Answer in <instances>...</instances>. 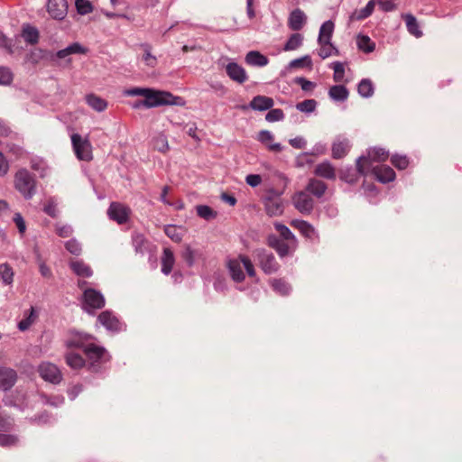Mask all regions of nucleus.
Wrapping results in <instances>:
<instances>
[{"label": "nucleus", "mask_w": 462, "mask_h": 462, "mask_svg": "<svg viewBox=\"0 0 462 462\" xmlns=\"http://www.w3.org/2000/svg\"><path fill=\"white\" fill-rule=\"evenodd\" d=\"M127 93L131 96H141L144 97L143 100H139L134 105V107L135 108H138L141 106L151 108L161 106H184L186 105V101L183 97L174 96L169 91L134 88L128 90Z\"/></svg>", "instance_id": "f257e3e1"}, {"label": "nucleus", "mask_w": 462, "mask_h": 462, "mask_svg": "<svg viewBox=\"0 0 462 462\" xmlns=\"http://www.w3.org/2000/svg\"><path fill=\"white\" fill-rule=\"evenodd\" d=\"M67 344L69 346H79L80 350H82L91 365H96L109 359L106 350L101 346L91 335L70 331L67 335Z\"/></svg>", "instance_id": "f03ea898"}, {"label": "nucleus", "mask_w": 462, "mask_h": 462, "mask_svg": "<svg viewBox=\"0 0 462 462\" xmlns=\"http://www.w3.org/2000/svg\"><path fill=\"white\" fill-rule=\"evenodd\" d=\"M243 266L245 267L248 276H255V270L252 261L248 256L240 254L237 258L231 259L228 262V269L231 277L236 282H241L245 278V275L243 272Z\"/></svg>", "instance_id": "7ed1b4c3"}, {"label": "nucleus", "mask_w": 462, "mask_h": 462, "mask_svg": "<svg viewBox=\"0 0 462 462\" xmlns=\"http://www.w3.org/2000/svg\"><path fill=\"white\" fill-rule=\"evenodd\" d=\"M73 152L78 160L89 162L93 160V147L88 135L79 134L70 135Z\"/></svg>", "instance_id": "20e7f679"}, {"label": "nucleus", "mask_w": 462, "mask_h": 462, "mask_svg": "<svg viewBox=\"0 0 462 462\" xmlns=\"http://www.w3.org/2000/svg\"><path fill=\"white\" fill-rule=\"evenodd\" d=\"M14 187L24 198L30 199L35 192L36 181L26 169H21L14 175Z\"/></svg>", "instance_id": "39448f33"}, {"label": "nucleus", "mask_w": 462, "mask_h": 462, "mask_svg": "<svg viewBox=\"0 0 462 462\" xmlns=\"http://www.w3.org/2000/svg\"><path fill=\"white\" fill-rule=\"evenodd\" d=\"M267 244L270 247L274 249L281 257H285L292 254L298 246V242L292 244V241L281 239L275 235H270L268 236Z\"/></svg>", "instance_id": "423d86ee"}, {"label": "nucleus", "mask_w": 462, "mask_h": 462, "mask_svg": "<svg viewBox=\"0 0 462 462\" xmlns=\"http://www.w3.org/2000/svg\"><path fill=\"white\" fill-rule=\"evenodd\" d=\"M64 345L66 347V352L64 355L66 364L73 370H80L85 367L86 359L79 353H78V350H80V346H69L67 344V337L64 339Z\"/></svg>", "instance_id": "0eeeda50"}, {"label": "nucleus", "mask_w": 462, "mask_h": 462, "mask_svg": "<svg viewBox=\"0 0 462 462\" xmlns=\"http://www.w3.org/2000/svg\"><path fill=\"white\" fill-rule=\"evenodd\" d=\"M107 215L110 219L119 225L128 222L131 215V209L125 204L120 202H112L108 208Z\"/></svg>", "instance_id": "6e6552de"}, {"label": "nucleus", "mask_w": 462, "mask_h": 462, "mask_svg": "<svg viewBox=\"0 0 462 462\" xmlns=\"http://www.w3.org/2000/svg\"><path fill=\"white\" fill-rule=\"evenodd\" d=\"M84 307L90 313V309H101L105 305V299L103 295L94 290L87 289L83 293Z\"/></svg>", "instance_id": "1a4fd4ad"}, {"label": "nucleus", "mask_w": 462, "mask_h": 462, "mask_svg": "<svg viewBox=\"0 0 462 462\" xmlns=\"http://www.w3.org/2000/svg\"><path fill=\"white\" fill-rule=\"evenodd\" d=\"M292 202L302 214H310L313 209L314 201L306 191L296 192L292 197Z\"/></svg>", "instance_id": "9d476101"}, {"label": "nucleus", "mask_w": 462, "mask_h": 462, "mask_svg": "<svg viewBox=\"0 0 462 462\" xmlns=\"http://www.w3.org/2000/svg\"><path fill=\"white\" fill-rule=\"evenodd\" d=\"M281 193H275L274 197L267 196L263 199L266 213L273 216H281L283 213V204L280 198Z\"/></svg>", "instance_id": "9b49d317"}, {"label": "nucleus", "mask_w": 462, "mask_h": 462, "mask_svg": "<svg viewBox=\"0 0 462 462\" xmlns=\"http://www.w3.org/2000/svg\"><path fill=\"white\" fill-rule=\"evenodd\" d=\"M38 371L40 375L45 381L59 383L61 379V373L60 369L53 364L43 363L39 366Z\"/></svg>", "instance_id": "f8f14e48"}, {"label": "nucleus", "mask_w": 462, "mask_h": 462, "mask_svg": "<svg viewBox=\"0 0 462 462\" xmlns=\"http://www.w3.org/2000/svg\"><path fill=\"white\" fill-rule=\"evenodd\" d=\"M47 11L49 14L56 20H62L68 11L66 0H49L47 3Z\"/></svg>", "instance_id": "ddd939ff"}, {"label": "nucleus", "mask_w": 462, "mask_h": 462, "mask_svg": "<svg viewBox=\"0 0 462 462\" xmlns=\"http://www.w3.org/2000/svg\"><path fill=\"white\" fill-rule=\"evenodd\" d=\"M226 72L233 81L238 84H244L248 79L245 69L236 62H229L226 66Z\"/></svg>", "instance_id": "4468645a"}, {"label": "nucleus", "mask_w": 462, "mask_h": 462, "mask_svg": "<svg viewBox=\"0 0 462 462\" xmlns=\"http://www.w3.org/2000/svg\"><path fill=\"white\" fill-rule=\"evenodd\" d=\"M291 226L297 229L304 237L310 240L318 239V234L315 228L305 220L294 219L291 221Z\"/></svg>", "instance_id": "2eb2a0df"}, {"label": "nucleus", "mask_w": 462, "mask_h": 462, "mask_svg": "<svg viewBox=\"0 0 462 462\" xmlns=\"http://www.w3.org/2000/svg\"><path fill=\"white\" fill-rule=\"evenodd\" d=\"M307 21L305 14L299 8L294 9L291 12L288 18V26L291 31H300Z\"/></svg>", "instance_id": "dca6fc26"}, {"label": "nucleus", "mask_w": 462, "mask_h": 462, "mask_svg": "<svg viewBox=\"0 0 462 462\" xmlns=\"http://www.w3.org/2000/svg\"><path fill=\"white\" fill-rule=\"evenodd\" d=\"M313 172L318 177L330 180H335L337 178V170L335 166L329 162H323L317 164Z\"/></svg>", "instance_id": "f3484780"}, {"label": "nucleus", "mask_w": 462, "mask_h": 462, "mask_svg": "<svg viewBox=\"0 0 462 462\" xmlns=\"http://www.w3.org/2000/svg\"><path fill=\"white\" fill-rule=\"evenodd\" d=\"M372 172L375 179L383 183L393 181L396 176L395 171L387 165L375 166Z\"/></svg>", "instance_id": "a211bd4d"}, {"label": "nucleus", "mask_w": 462, "mask_h": 462, "mask_svg": "<svg viewBox=\"0 0 462 462\" xmlns=\"http://www.w3.org/2000/svg\"><path fill=\"white\" fill-rule=\"evenodd\" d=\"M259 265L265 273H272L278 270L279 264L273 254L263 253L259 255Z\"/></svg>", "instance_id": "6ab92c4d"}, {"label": "nucleus", "mask_w": 462, "mask_h": 462, "mask_svg": "<svg viewBox=\"0 0 462 462\" xmlns=\"http://www.w3.org/2000/svg\"><path fill=\"white\" fill-rule=\"evenodd\" d=\"M274 101L272 97L258 95L255 96L250 102L249 106L254 110L265 111L273 106Z\"/></svg>", "instance_id": "aec40b11"}, {"label": "nucleus", "mask_w": 462, "mask_h": 462, "mask_svg": "<svg viewBox=\"0 0 462 462\" xmlns=\"http://www.w3.org/2000/svg\"><path fill=\"white\" fill-rule=\"evenodd\" d=\"M402 19L405 22L408 32L416 38H420L423 35L422 31L420 29L419 22L416 17L411 14H402Z\"/></svg>", "instance_id": "412c9836"}, {"label": "nucleus", "mask_w": 462, "mask_h": 462, "mask_svg": "<svg viewBox=\"0 0 462 462\" xmlns=\"http://www.w3.org/2000/svg\"><path fill=\"white\" fill-rule=\"evenodd\" d=\"M328 189L327 184L318 179L312 178L309 180L306 190L317 198H321Z\"/></svg>", "instance_id": "4be33fe9"}, {"label": "nucleus", "mask_w": 462, "mask_h": 462, "mask_svg": "<svg viewBox=\"0 0 462 462\" xmlns=\"http://www.w3.org/2000/svg\"><path fill=\"white\" fill-rule=\"evenodd\" d=\"M246 64L256 67H263L268 64V58L258 51H251L245 55Z\"/></svg>", "instance_id": "5701e85b"}, {"label": "nucleus", "mask_w": 462, "mask_h": 462, "mask_svg": "<svg viewBox=\"0 0 462 462\" xmlns=\"http://www.w3.org/2000/svg\"><path fill=\"white\" fill-rule=\"evenodd\" d=\"M16 381V373L13 369H0V388L7 390L11 388Z\"/></svg>", "instance_id": "b1692460"}, {"label": "nucleus", "mask_w": 462, "mask_h": 462, "mask_svg": "<svg viewBox=\"0 0 462 462\" xmlns=\"http://www.w3.org/2000/svg\"><path fill=\"white\" fill-rule=\"evenodd\" d=\"M258 141L271 152H279L282 151L280 143H273V136L269 131H261L258 134Z\"/></svg>", "instance_id": "393cba45"}, {"label": "nucleus", "mask_w": 462, "mask_h": 462, "mask_svg": "<svg viewBox=\"0 0 462 462\" xmlns=\"http://www.w3.org/2000/svg\"><path fill=\"white\" fill-rule=\"evenodd\" d=\"M88 52V48L82 46L79 42H74V43L70 44L69 46H68L67 48H65L63 50H60L56 53V57L59 59H64L67 56L71 55V54H87Z\"/></svg>", "instance_id": "a878e982"}, {"label": "nucleus", "mask_w": 462, "mask_h": 462, "mask_svg": "<svg viewBox=\"0 0 462 462\" xmlns=\"http://www.w3.org/2000/svg\"><path fill=\"white\" fill-rule=\"evenodd\" d=\"M22 37L27 43L35 45L39 42L40 33L34 26L24 24L22 30Z\"/></svg>", "instance_id": "bb28decb"}, {"label": "nucleus", "mask_w": 462, "mask_h": 462, "mask_svg": "<svg viewBox=\"0 0 462 462\" xmlns=\"http://www.w3.org/2000/svg\"><path fill=\"white\" fill-rule=\"evenodd\" d=\"M175 258L171 249L165 248L162 257V272L165 274L171 273L173 269Z\"/></svg>", "instance_id": "cd10ccee"}, {"label": "nucleus", "mask_w": 462, "mask_h": 462, "mask_svg": "<svg viewBox=\"0 0 462 462\" xmlns=\"http://www.w3.org/2000/svg\"><path fill=\"white\" fill-rule=\"evenodd\" d=\"M339 179L346 183L354 184L356 183L360 178L359 172L356 169L346 168L338 171Z\"/></svg>", "instance_id": "c85d7f7f"}, {"label": "nucleus", "mask_w": 462, "mask_h": 462, "mask_svg": "<svg viewBox=\"0 0 462 462\" xmlns=\"http://www.w3.org/2000/svg\"><path fill=\"white\" fill-rule=\"evenodd\" d=\"M71 270L79 276L88 278L92 275L90 267L82 261H72L69 263Z\"/></svg>", "instance_id": "c756f323"}, {"label": "nucleus", "mask_w": 462, "mask_h": 462, "mask_svg": "<svg viewBox=\"0 0 462 462\" xmlns=\"http://www.w3.org/2000/svg\"><path fill=\"white\" fill-rule=\"evenodd\" d=\"M356 43L358 49L365 53H371L375 50V42L367 35H358Z\"/></svg>", "instance_id": "7c9ffc66"}, {"label": "nucleus", "mask_w": 462, "mask_h": 462, "mask_svg": "<svg viewBox=\"0 0 462 462\" xmlns=\"http://www.w3.org/2000/svg\"><path fill=\"white\" fill-rule=\"evenodd\" d=\"M331 151L332 158L341 159L347 154L349 151V144L346 140L335 142L332 145Z\"/></svg>", "instance_id": "2f4dec72"}, {"label": "nucleus", "mask_w": 462, "mask_h": 462, "mask_svg": "<svg viewBox=\"0 0 462 462\" xmlns=\"http://www.w3.org/2000/svg\"><path fill=\"white\" fill-rule=\"evenodd\" d=\"M87 103L96 111L101 112L107 107V102L95 94H88L86 97Z\"/></svg>", "instance_id": "473e14b6"}, {"label": "nucleus", "mask_w": 462, "mask_h": 462, "mask_svg": "<svg viewBox=\"0 0 462 462\" xmlns=\"http://www.w3.org/2000/svg\"><path fill=\"white\" fill-rule=\"evenodd\" d=\"M334 32V23L332 21L325 22L319 30V42H331Z\"/></svg>", "instance_id": "72a5a7b5"}, {"label": "nucleus", "mask_w": 462, "mask_h": 462, "mask_svg": "<svg viewBox=\"0 0 462 462\" xmlns=\"http://www.w3.org/2000/svg\"><path fill=\"white\" fill-rule=\"evenodd\" d=\"M328 94L332 99L343 101L347 98L348 90L343 85H336L329 88Z\"/></svg>", "instance_id": "f704fd0d"}, {"label": "nucleus", "mask_w": 462, "mask_h": 462, "mask_svg": "<svg viewBox=\"0 0 462 462\" xmlns=\"http://www.w3.org/2000/svg\"><path fill=\"white\" fill-rule=\"evenodd\" d=\"M366 154L369 156L373 162H385L389 157L388 152L382 148L369 149L367 150Z\"/></svg>", "instance_id": "c9c22d12"}, {"label": "nucleus", "mask_w": 462, "mask_h": 462, "mask_svg": "<svg viewBox=\"0 0 462 462\" xmlns=\"http://www.w3.org/2000/svg\"><path fill=\"white\" fill-rule=\"evenodd\" d=\"M319 55L322 59H326L333 54L337 55L338 51L337 48L331 43V42H319Z\"/></svg>", "instance_id": "e433bc0d"}, {"label": "nucleus", "mask_w": 462, "mask_h": 462, "mask_svg": "<svg viewBox=\"0 0 462 462\" xmlns=\"http://www.w3.org/2000/svg\"><path fill=\"white\" fill-rule=\"evenodd\" d=\"M166 236L175 243L182 240V228L175 225H168L164 227Z\"/></svg>", "instance_id": "4c0bfd02"}, {"label": "nucleus", "mask_w": 462, "mask_h": 462, "mask_svg": "<svg viewBox=\"0 0 462 462\" xmlns=\"http://www.w3.org/2000/svg\"><path fill=\"white\" fill-rule=\"evenodd\" d=\"M14 271L10 264H0V280L5 284L10 285L14 281Z\"/></svg>", "instance_id": "58836bf2"}, {"label": "nucleus", "mask_w": 462, "mask_h": 462, "mask_svg": "<svg viewBox=\"0 0 462 462\" xmlns=\"http://www.w3.org/2000/svg\"><path fill=\"white\" fill-rule=\"evenodd\" d=\"M274 228L279 233V236H278L279 238L285 239L287 241H292V244H294V242H298L295 236L283 224L276 222V223H274Z\"/></svg>", "instance_id": "ea45409f"}, {"label": "nucleus", "mask_w": 462, "mask_h": 462, "mask_svg": "<svg viewBox=\"0 0 462 462\" xmlns=\"http://www.w3.org/2000/svg\"><path fill=\"white\" fill-rule=\"evenodd\" d=\"M358 93L364 97H369L374 94L373 82L368 79H364L357 86Z\"/></svg>", "instance_id": "a19ab883"}, {"label": "nucleus", "mask_w": 462, "mask_h": 462, "mask_svg": "<svg viewBox=\"0 0 462 462\" xmlns=\"http://www.w3.org/2000/svg\"><path fill=\"white\" fill-rule=\"evenodd\" d=\"M372 163H373V162L371 161V159L369 158V156L367 154L363 155L356 160V169L361 176H364L366 174L367 171L372 166Z\"/></svg>", "instance_id": "79ce46f5"}, {"label": "nucleus", "mask_w": 462, "mask_h": 462, "mask_svg": "<svg viewBox=\"0 0 462 462\" xmlns=\"http://www.w3.org/2000/svg\"><path fill=\"white\" fill-rule=\"evenodd\" d=\"M141 48L143 51V60L144 61V63L149 67L154 68L157 65V59L151 52V51H152L151 45H149L147 43L142 44Z\"/></svg>", "instance_id": "37998d69"}, {"label": "nucleus", "mask_w": 462, "mask_h": 462, "mask_svg": "<svg viewBox=\"0 0 462 462\" xmlns=\"http://www.w3.org/2000/svg\"><path fill=\"white\" fill-rule=\"evenodd\" d=\"M303 37L300 33H293L290 36L288 41L286 42L283 50L288 51H294L298 49L302 44Z\"/></svg>", "instance_id": "c03bdc74"}, {"label": "nucleus", "mask_w": 462, "mask_h": 462, "mask_svg": "<svg viewBox=\"0 0 462 462\" xmlns=\"http://www.w3.org/2000/svg\"><path fill=\"white\" fill-rule=\"evenodd\" d=\"M271 284L273 289L282 296L287 295L290 291V286L282 279H274Z\"/></svg>", "instance_id": "a18cd8bd"}, {"label": "nucleus", "mask_w": 462, "mask_h": 462, "mask_svg": "<svg viewBox=\"0 0 462 462\" xmlns=\"http://www.w3.org/2000/svg\"><path fill=\"white\" fill-rule=\"evenodd\" d=\"M197 214L206 220L213 219L217 217V213L207 205H200L197 207Z\"/></svg>", "instance_id": "49530a36"}, {"label": "nucleus", "mask_w": 462, "mask_h": 462, "mask_svg": "<svg viewBox=\"0 0 462 462\" xmlns=\"http://www.w3.org/2000/svg\"><path fill=\"white\" fill-rule=\"evenodd\" d=\"M391 162L398 170H405L410 164V161L407 156L398 154L392 156Z\"/></svg>", "instance_id": "de8ad7c7"}, {"label": "nucleus", "mask_w": 462, "mask_h": 462, "mask_svg": "<svg viewBox=\"0 0 462 462\" xmlns=\"http://www.w3.org/2000/svg\"><path fill=\"white\" fill-rule=\"evenodd\" d=\"M76 9L79 14H88L92 13L93 5L88 0H76Z\"/></svg>", "instance_id": "09e8293b"}, {"label": "nucleus", "mask_w": 462, "mask_h": 462, "mask_svg": "<svg viewBox=\"0 0 462 462\" xmlns=\"http://www.w3.org/2000/svg\"><path fill=\"white\" fill-rule=\"evenodd\" d=\"M332 68L334 69L333 79L337 83H340L344 80L345 78V67L343 63L339 61H336L332 64Z\"/></svg>", "instance_id": "8fccbe9b"}, {"label": "nucleus", "mask_w": 462, "mask_h": 462, "mask_svg": "<svg viewBox=\"0 0 462 462\" xmlns=\"http://www.w3.org/2000/svg\"><path fill=\"white\" fill-rule=\"evenodd\" d=\"M14 74L10 69L0 66V85L8 86L13 82Z\"/></svg>", "instance_id": "3c124183"}, {"label": "nucleus", "mask_w": 462, "mask_h": 462, "mask_svg": "<svg viewBox=\"0 0 462 462\" xmlns=\"http://www.w3.org/2000/svg\"><path fill=\"white\" fill-rule=\"evenodd\" d=\"M317 102L314 99H306L302 102H299L296 105V108L300 112L311 113L316 109Z\"/></svg>", "instance_id": "603ef678"}, {"label": "nucleus", "mask_w": 462, "mask_h": 462, "mask_svg": "<svg viewBox=\"0 0 462 462\" xmlns=\"http://www.w3.org/2000/svg\"><path fill=\"white\" fill-rule=\"evenodd\" d=\"M295 83L300 86L301 89L306 92H312L316 88V84L309 79L300 77L295 79Z\"/></svg>", "instance_id": "864d4df0"}, {"label": "nucleus", "mask_w": 462, "mask_h": 462, "mask_svg": "<svg viewBox=\"0 0 462 462\" xmlns=\"http://www.w3.org/2000/svg\"><path fill=\"white\" fill-rule=\"evenodd\" d=\"M283 117H284L283 111L280 108H274V109L271 108L265 116V119L268 122L280 121V120L283 119Z\"/></svg>", "instance_id": "5fc2aeb1"}, {"label": "nucleus", "mask_w": 462, "mask_h": 462, "mask_svg": "<svg viewBox=\"0 0 462 462\" xmlns=\"http://www.w3.org/2000/svg\"><path fill=\"white\" fill-rule=\"evenodd\" d=\"M374 5L372 1H370L366 6L362 9L358 15L356 16V20H363V19H365L366 17H368L369 15H371V14L373 13L374 11ZM352 19H355L354 18V15L352 16Z\"/></svg>", "instance_id": "6e6d98bb"}, {"label": "nucleus", "mask_w": 462, "mask_h": 462, "mask_svg": "<svg viewBox=\"0 0 462 462\" xmlns=\"http://www.w3.org/2000/svg\"><path fill=\"white\" fill-rule=\"evenodd\" d=\"M66 249L72 254H79L81 248L79 244L76 240H69L65 244Z\"/></svg>", "instance_id": "4d7b16f0"}, {"label": "nucleus", "mask_w": 462, "mask_h": 462, "mask_svg": "<svg viewBox=\"0 0 462 462\" xmlns=\"http://www.w3.org/2000/svg\"><path fill=\"white\" fill-rule=\"evenodd\" d=\"M0 48L6 50L9 53L13 52L12 40L7 38L1 31H0Z\"/></svg>", "instance_id": "13d9d810"}, {"label": "nucleus", "mask_w": 462, "mask_h": 462, "mask_svg": "<svg viewBox=\"0 0 462 462\" xmlns=\"http://www.w3.org/2000/svg\"><path fill=\"white\" fill-rule=\"evenodd\" d=\"M378 5L383 12H391L396 8L393 0H378Z\"/></svg>", "instance_id": "bf43d9fd"}, {"label": "nucleus", "mask_w": 462, "mask_h": 462, "mask_svg": "<svg viewBox=\"0 0 462 462\" xmlns=\"http://www.w3.org/2000/svg\"><path fill=\"white\" fill-rule=\"evenodd\" d=\"M245 181L252 187H256L262 182V177L259 174H249L245 178Z\"/></svg>", "instance_id": "052dcab7"}, {"label": "nucleus", "mask_w": 462, "mask_h": 462, "mask_svg": "<svg viewBox=\"0 0 462 462\" xmlns=\"http://www.w3.org/2000/svg\"><path fill=\"white\" fill-rule=\"evenodd\" d=\"M195 253L189 245H186L185 251L183 253L184 260L191 265L194 262Z\"/></svg>", "instance_id": "680f3d73"}, {"label": "nucleus", "mask_w": 462, "mask_h": 462, "mask_svg": "<svg viewBox=\"0 0 462 462\" xmlns=\"http://www.w3.org/2000/svg\"><path fill=\"white\" fill-rule=\"evenodd\" d=\"M291 66L293 67H310L311 66V60L309 56H305L300 59H297L291 62Z\"/></svg>", "instance_id": "e2e57ef3"}, {"label": "nucleus", "mask_w": 462, "mask_h": 462, "mask_svg": "<svg viewBox=\"0 0 462 462\" xmlns=\"http://www.w3.org/2000/svg\"><path fill=\"white\" fill-rule=\"evenodd\" d=\"M9 171V164L2 152H0V176H5Z\"/></svg>", "instance_id": "0e129e2a"}, {"label": "nucleus", "mask_w": 462, "mask_h": 462, "mask_svg": "<svg viewBox=\"0 0 462 462\" xmlns=\"http://www.w3.org/2000/svg\"><path fill=\"white\" fill-rule=\"evenodd\" d=\"M14 221L19 232L22 235H23L26 230V226H25L24 220L22 217V216L20 214H16L14 217Z\"/></svg>", "instance_id": "69168bd1"}, {"label": "nucleus", "mask_w": 462, "mask_h": 462, "mask_svg": "<svg viewBox=\"0 0 462 462\" xmlns=\"http://www.w3.org/2000/svg\"><path fill=\"white\" fill-rule=\"evenodd\" d=\"M12 134L11 128L4 121L0 120V138L9 137Z\"/></svg>", "instance_id": "338daca9"}, {"label": "nucleus", "mask_w": 462, "mask_h": 462, "mask_svg": "<svg viewBox=\"0 0 462 462\" xmlns=\"http://www.w3.org/2000/svg\"><path fill=\"white\" fill-rule=\"evenodd\" d=\"M187 134L192 138L194 139L196 142H200V138L199 136L198 135V127L196 125V124H192L191 125L189 126L188 130H187Z\"/></svg>", "instance_id": "774afa93"}]
</instances>
